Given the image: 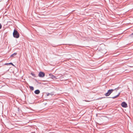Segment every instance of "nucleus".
<instances>
[{
  "mask_svg": "<svg viewBox=\"0 0 133 133\" xmlns=\"http://www.w3.org/2000/svg\"><path fill=\"white\" fill-rule=\"evenodd\" d=\"M49 76L50 77H51V78H52L53 79L55 78V76L52 75V74H50Z\"/></svg>",
  "mask_w": 133,
  "mask_h": 133,
  "instance_id": "0eeeda50",
  "label": "nucleus"
},
{
  "mask_svg": "<svg viewBox=\"0 0 133 133\" xmlns=\"http://www.w3.org/2000/svg\"><path fill=\"white\" fill-rule=\"evenodd\" d=\"M114 90L115 89H111L109 90L108 91V92L105 94V96H109Z\"/></svg>",
  "mask_w": 133,
  "mask_h": 133,
  "instance_id": "f03ea898",
  "label": "nucleus"
},
{
  "mask_svg": "<svg viewBox=\"0 0 133 133\" xmlns=\"http://www.w3.org/2000/svg\"><path fill=\"white\" fill-rule=\"evenodd\" d=\"M2 26L1 24H0V29L2 28Z\"/></svg>",
  "mask_w": 133,
  "mask_h": 133,
  "instance_id": "f8f14e48",
  "label": "nucleus"
},
{
  "mask_svg": "<svg viewBox=\"0 0 133 133\" xmlns=\"http://www.w3.org/2000/svg\"><path fill=\"white\" fill-rule=\"evenodd\" d=\"M30 89L32 90H33L34 89V88L32 86H30L29 87Z\"/></svg>",
  "mask_w": 133,
  "mask_h": 133,
  "instance_id": "1a4fd4ad",
  "label": "nucleus"
},
{
  "mask_svg": "<svg viewBox=\"0 0 133 133\" xmlns=\"http://www.w3.org/2000/svg\"><path fill=\"white\" fill-rule=\"evenodd\" d=\"M120 94V93L119 92L118 93V95H117L115 96L114 97H112V98L113 99H114V98H115L119 96V95Z\"/></svg>",
  "mask_w": 133,
  "mask_h": 133,
  "instance_id": "423d86ee",
  "label": "nucleus"
},
{
  "mask_svg": "<svg viewBox=\"0 0 133 133\" xmlns=\"http://www.w3.org/2000/svg\"><path fill=\"white\" fill-rule=\"evenodd\" d=\"M13 35L14 37L16 38H18L19 37V34L18 32L15 30H14L13 33Z\"/></svg>",
  "mask_w": 133,
  "mask_h": 133,
  "instance_id": "f257e3e1",
  "label": "nucleus"
},
{
  "mask_svg": "<svg viewBox=\"0 0 133 133\" xmlns=\"http://www.w3.org/2000/svg\"><path fill=\"white\" fill-rule=\"evenodd\" d=\"M31 74L34 76H35V75L34 74H33L32 73H31Z\"/></svg>",
  "mask_w": 133,
  "mask_h": 133,
  "instance_id": "9d476101",
  "label": "nucleus"
},
{
  "mask_svg": "<svg viewBox=\"0 0 133 133\" xmlns=\"http://www.w3.org/2000/svg\"><path fill=\"white\" fill-rule=\"evenodd\" d=\"M45 76V73L43 72H41L39 74V77H44Z\"/></svg>",
  "mask_w": 133,
  "mask_h": 133,
  "instance_id": "7ed1b4c3",
  "label": "nucleus"
},
{
  "mask_svg": "<svg viewBox=\"0 0 133 133\" xmlns=\"http://www.w3.org/2000/svg\"><path fill=\"white\" fill-rule=\"evenodd\" d=\"M35 94H38L40 93V91L39 90H37L35 91Z\"/></svg>",
  "mask_w": 133,
  "mask_h": 133,
  "instance_id": "39448f33",
  "label": "nucleus"
},
{
  "mask_svg": "<svg viewBox=\"0 0 133 133\" xmlns=\"http://www.w3.org/2000/svg\"><path fill=\"white\" fill-rule=\"evenodd\" d=\"M133 35V33H132L131 35H130V36L131 37Z\"/></svg>",
  "mask_w": 133,
  "mask_h": 133,
  "instance_id": "2eb2a0df",
  "label": "nucleus"
},
{
  "mask_svg": "<svg viewBox=\"0 0 133 133\" xmlns=\"http://www.w3.org/2000/svg\"><path fill=\"white\" fill-rule=\"evenodd\" d=\"M17 55V53H15L12 54L11 56V57H14L15 56H16Z\"/></svg>",
  "mask_w": 133,
  "mask_h": 133,
  "instance_id": "6e6552de",
  "label": "nucleus"
},
{
  "mask_svg": "<svg viewBox=\"0 0 133 133\" xmlns=\"http://www.w3.org/2000/svg\"><path fill=\"white\" fill-rule=\"evenodd\" d=\"M9 64V63H5V65H8V64Z\"/></svg>",
  "mask_w": 133,
  "mask_h": 133,
  "instance_id": "4468645a",
  "label": "nucleus"
},
{
  "mask_svg": "<svg viewBox=\"0 0 133 133\" xmlns=\"http://www.w3.org/2000/svg\"><path fill=\"white\" fill-rule=\"evenodd\" d=\"M50 94L49 93H48V94H47V96H49Z\"/></svg>",
  "mask_w": 133,
  "mask_h": 133,
  "instance_id": "ddd939ff",
  "label": "nucleus"
},
{
  "mask_svg": "<svg viewBox=\"0 0 133 133\" xmlns=\"http://www.w3.org/2000/svg\"><path fill=\"white\" fill-rule=\"evenodd\" d=\"M121 105L123 107L126 108L127 107V104L125 102H123L121 104Z\"/></svg>",
  "mask_w": 133,
  "mask_h": 133,
  "instance_id": "20e7f679",
  "label": "nucleus"
},
{
  "mask_svg": "<svg viewBox=\"0 0 133 133\" xmlns=\"http://www.w3.org/2000/svg\"><path fill=\"white\" fill-rule=\"evenodd\" d=\"M9 64H11L13 66H14V65L11 63H9Z\"/></svg>",
  "mask_w": 133,
  "mask_h": 133,
  "instance_id": "9b49d317",
  "label": "nucleus"
}]
</instances>
